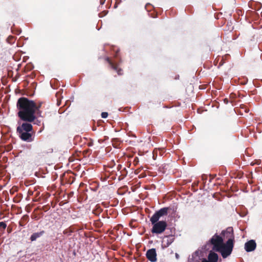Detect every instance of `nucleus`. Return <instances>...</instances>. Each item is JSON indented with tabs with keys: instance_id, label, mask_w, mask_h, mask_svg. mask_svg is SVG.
I'll return each instance as SVG.
<instances>
[{
	"instance_id": "1a4fd4ad",
	"label": "nucleus",
	"mask_w": 262,
	"mask_h": 262,
	"mask_svg": "<svg viewBox=\"0 0 262 262\" xmlns=\"http://www.w3.org/2000/svg\"><path fill=\"white\" fill-rule=\"evenodd\" d=\"M42 233H35L32 234L31 236V240L32 241H34L36 240L38 237L41 235Z\"/></svg>"
},
{
	"instance_id": "423d86ee",
	"label": "nucleus",
	"mask_w": 262,
	"mask_h": 262,
	"mask_svg": "<svg viewBox=\"0 0 262 262\" xmlns=\"http://www.w3.org/2000/svg\"><path fill=\"white\" fill-rule=\"evenodd\" d=\"M18 134L22 140L28 142L31 141L32 135L30 132H22L21 133H18Z\"/></svg>"
},
{
	"instance_id": "0eeeda50",
	"label": "nucleus",
	"mask_w": 262,
	"mask_h": 262,
	"mask_svg": "<svg viewBox=\"0 0 262 262\" xmlns=\"http://www.w3.org/2000/svg\"><path fill=\"white\" fill-rule=\"evenodd\" d=\"M256 243L253 241L251 240L245 244V248L248 252L252 251L255 249Z\"/></svg>"
},
{
	"instance_id": "f03ea898",
	"label": "nucleus",
	"mask_w": 262,
	"mask_h": 262,
	"mask_svg": "<svg viewBox=\"0 0 262 262\" xmlns=\"http://www.w3.org/2000/svg\"><path fill=\"white\" fill-rule=\"evenodd\" d=\"M213 250L221 253L223 258H226L232 252L233 243V239L230 238L226 243H223V239L219 235H215L211 239Z\"/></svg>"
},
{
	"instance_id": "2eb2a0df",
	"label": "nucleus",
	"mask_w": 262,
	"mask_h": 262,
	"mask_svg": "<svg viewBox=\"0 0 262 262\" xmlns=\"http://www.w3.org/2000/svg\"><path fill=\"white\" fill-rule=\"evenodd\" d=\"M226 231H224V232H223V234H225V233H226Z\"/></svg>"
},
{
	"instance_id": "ddd939ff",
	"label": "nucleus",
	"mask_w": 262,
	"mask_h": 262,
	"mask_svg": "<svg viewBox=\"0 0 262 262\" xmlns=\"http://www.w3.org/2000/svg\"><path fill=\"white\" fill-rule=\"evenodd\" d=\"M113 67L117 71L119 75H121L122 74L121 72V70H118L117 68L114 67V66H113Z\"/></svg>"
},
{
	"instance_id": "f8f14e48",
	"label": "nucleus",
	"mask_w": 262,
	"mask_h": 262,
	"mask_svg": "<svg viewBox=\"0 0 262 262\" xmlns=\"http://www.w3.org/2000/svg\"><path fill=\"white\" fill-rule=\"evenodd\" d=\"M232 229L231 228H228L227 230V233H229L230 234H231V237L232 236Z\"/></svg>"
},
{
	"instance_id": "f257e3e1",
	"label": "nucleus",
	"mask_w": 262,
	"mask_h": 262,
	"mask_svg": "<svg viewBox=\"0 0 262 262\" xmlns=\"http://www.w3.org/2000/svg\"><path fill=\"white\" fill-rule=\"evenodd\" d=\"M17 106L19 110L18 115L21 119L28 122H32L35 119L34 113L38 107L34 101L21 98L18 100Z\"/></svg>"
},
{
	"instance_id": "6e6552de",
	"label": "nucleus",
	"mask_w": 262,
	"mask_h": 262,
	"mask_svg": "<svg viewBox=\"0 0 262 262\" xmlns=\"http://www.w3.org/2000/svg\"><path fill=\"white\" fill-rule=\"evenodd\" d=\"M218 258V255L215 252L211 251L208 256L207 260L209 262H217Z\"/></svg>"
},
{
	"instance_id": "39448f33",
	"label": "nucleus",
	"mask_w": 262,
	"mask_h": 262,
	"mask_svg": "<svg viewBox=\"0 0 262 262\" xmlns=\"http://www.w3.org/2000/svg\"><path fill=\"white\" fill-rule=\"evenodd\" d=\"M147 258L151 262L157 260V254L155 249L148 250L146 252Z\"/></svg>"
},
{
	"instance_id": "9d476101",
	"label": "nucleus",
	"mask_w": 262,
	"mask_h": 262,
	"mask_svg": "<svg viewBox=\"0 0 262 262\" xmlns=\"http://www.w3.org/2000/svg\"><path fill=\"white\" fill-rule=\"evenodd\" d=\"M6 227V224L4 222H0V229L4 230Z\"/></svg>"
},
{
	"instance_id": "20e7f679",
	"label": "nucleus",
	"mask_w": 262,
	"mask_h": 262,
	"mask_svg": "<svg viewBox=\"0 0 262 262\" xmlns=\"http://www.w3.org/2000/svg\"><path fill=\"white\" fill-rule=\"evenodd\" d=\"M32 129V125L27 123H24L22 125L18 126L17 128L18 133H21L22 132H31Z\"/></svg>"
},
{
	"instance_id": "4468645a",
	"label": "nucleus",
	"mask_w": 262,
	"mask_h": 262,
	"mask_svg": "<svg viewBox=\"0 0 262 262\" xmlns=\"http://www.w3.org/2000/svg\"><path fill=\"white\" fill-rule=\"evenodd\" d=\"M226 231H224V232H223V234H225V233H226Z\"/></svg>"
},
{
	"instance_id": "9b49d317",
	"label": "nucleus",
	"mask_w": 262,
	"mask_h": 262,
	"mask_svg": "<svg viewBox=\"0 0 262 262\" xmlns=\"http://www.w3.org/2000/svg\"><path fill=\"white\" fill-rule=\"evenodd\" d=\"M108 116V114L106 112H103L101 114V117L103 118H106Z\"/></svg>"
},
{
	"instance_id": "7ed1b4c3",
	"label": "nucleus",
	"mask_w": 262,
	"mask_h": 262,
	"mask_svg": "<svg viewBox=\"0 0 262 262\" xmlns=\"http://www.w3.org/2000/svg\"><path fill=\"white\" fill-rule=\"evenodd\" d=\"M167 209L166 208H162L156 212L150 218V221L153 225L152 232L160 234L164 232L167 226V224L165 221H159L160 218L167 214Z\"/></svg>"
}]
</instances>
